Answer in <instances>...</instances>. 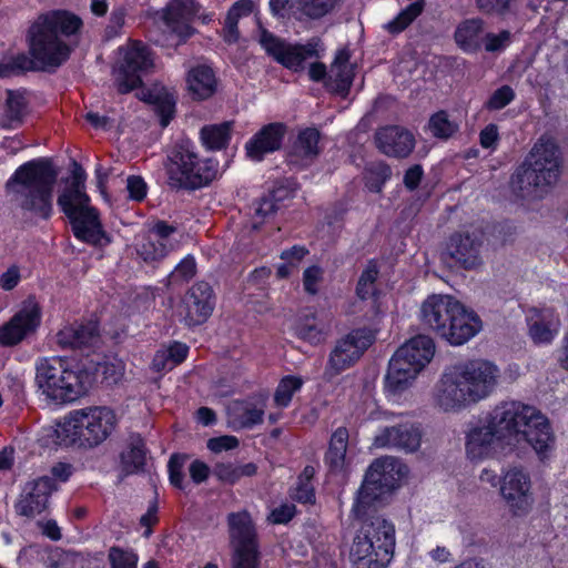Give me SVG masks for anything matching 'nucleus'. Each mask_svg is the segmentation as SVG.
<instances>
[{
	"label": "nucleus",
	"instance_id": "864d4df0",
	"mask_svg": "<svg viewBox=\"0 0 568 568\" xmlns=\"http://www.w3.org/2000/svg\"><path fill=\"white\" fill-rule=\"evenodd\" d=\"M511 40V33L503 30L499 33H487L484 38L485 50L496 52L507 48Z\"/></svg>",
	"mask_w": 568,
	"mask_h": 568
},
{
	"label": "nucleus",
	"instance_id": "423d86ee",
	"mask_svg": "<svg viewBox=\"0 0 568 568\" xmlns=\"http://www.w3.org/2000/svg\"><path fill=\"white\" fill-rule=\"evenodd\" d=\"M85 171L80 164L73 162L71 180L59 194L57 203L69 217L77 239L103 245L110 242L102 229L98 212L90 205V197L85 193Z\"/></svg>",
	"mask_w": 568,
	"mask_h": 568
},
{
	"label": "nucleus",
	"instance_id": "473e14b6",
	"mask_svg": "<svg viewBox=\"0 0 568 568\" xmlns=\"http://www.w3.org/2000/svg\"><path fill=\"white\" fill-rule=\"evenodd\" d=\"M349 58L348 50H339L328 71V84L342 94L348 91L353 82L354 68L349 63Z\"/></svg>",
	"mask_w": 568,
	"mask_h": 568
},
{
	"label": "nucleus",
	"instance_id": "9d476101",
	"mask_svg": "<svg viewBox=\"0 0 568 568\" xmlns=\"http://www.w3.org/2000/svg\"><path fill=\"white\" fill-rule=\"evenodd\" d=\"M406 473V466L395 457L387 456L372 463L352 508L354 517L364 518L369 513H376Z\"/></svg>",
	"mask_w": 568,
	"mask_h": 568
},
{
	"label": "nucleus",
	"instance_id": "4d7b16f0",
	"mask_svg": "<svg viewBox=\"0 0 568 568\" xmlns=\"http://www.w3.org/2000/svg\"><path fill=\"white\" fill-rule=\"evenodd\" d=\"M214 475L224 483L234 484L240 480L239 465L231 463L217 464L214 468Z\"/></svg>",
	"mask_w": 568,
	"mask_h": 568
},
{
	"label": "nucleus",
	"instance_id": "6ab92c4d",
	"mask_svg": "<svg viewBox=\"0 0 568 568\" xmlns=\"http://www.w3.org/2000/svg\"><path fill=\"white\" fill-rule=\"evenodd\" d=\"M215 306V295L206 282H196L184 295L179 308L181 321L187 326L205 323Z\"/></svg>",
	"mask_w": 568,
	"mask_h": 568
},
{
	"label": "nucleus",
	"instance_id": "7ed1b4c3",
	"mask_svg": "<svg viewBox=\"0 0 568 568\" xmlns=\"http://www.w3.org/2000/svg\"><path fill=\"white\" fill-rule=\"evenodd\" d=\"M493 424L499 427L507 445L526 443L540 460L552 453L556 436L548 417L536 406L520 400H505L491 410Z\"/></svg>",
	"mask_w": 568,
	"mask_h": 568
},
{
	"label": "nucleus",
	"instance_id": "cd10ccee",
	"mask_svg": "<svg viewBox=\"0 0 568 568\" xmlns=\"http://www.w3.org/2000/svg\"><path fill=\"white\" fill-rule=\"evenodd\" d=\"M409 347H399L389 361L386 387L392 393H400L412 385L422 368L407 361Z\"/></svg>",
	"mask_w": 568,
	"mask_h": 568
},
{
	"label": "nucleus",
	"instance_id": "0e129e2a",
	"mask_svg": "<svg viewBox=\"0 0 568 568\" xmlns=\"http://www.w3.org/2000/svg\"><path fill=\"white\" fill-rule=\"evenodd\" d=\"M20 278L19 267L12 265L0 276V287L4 291H11L18 285Z\"/></svg>",
	"mask_w": 568,
	"mask_h": 568
},
{
	"label": "nucleus",
	"instance_id": "e2e57ef3",
	"mask_svg": "<svg viewBox=\"0 0 568 568\" xmlns=\"http://www.w3.org/2000/svg\"><path fill=\"white\" fill-rule=\"evenodd\" d=\"M479 10L486 13L504 14L509 7V0H476Z\"/></svg>",
	"mask_w": 568,
	"mask_h": 568
},
{
	"label": "nucleus",
	"instance_id": "aec40b11",
	"mask_svg": "<svg viewBox=\"0 0 568 568\" xmlns=\"http://www.w3.org/2000/svg\"><path fill=\"white\" fill-rule=\"evenodd\" d=\"M422 437L420 426L406 422L379 429L373 444L376 448L414 453L420 447Z\"/></svg>",
	"mask_w": 568,
	"mask_h": 568
},
{
	"label": "nucleus",
	"instance_id": "603ef678",
	"mask_svg": "<svg viewBox=\"0 0 568 568\" xmlns=\"http://www.w3.org/2000/svg\"><path fill=\"white\" fill-rule=\"evenodd\" d=\"M195 261L192 256L183 258L170 274V280L175 282H185L195 275Z\"/></svg>",
	"mask_w": 568,
	"mask_h": 568
},
{
	"label": "nucleus",
	"instance_id": "a878e982",
	"mask_svg": "<svg viewBox=\"0 0 568 568\" xmlns=\"http://www.w3.org/2000/svg\"><path fill=\"white\" fill-rule=\"evenodd\" d=\"M375 141L382 153L393 158H406L415 148V138L412 132L397 125L379 129Z\"/></svg>",
	"mask_w": 568,
	"mask_h": 568
},
{
	"label": "nucleus",
	"instance_id": "39448f33",
	"mask_svg": "<svg viewBox=\"0 0 568 568\" xmlns=\"http://www.w3.org/2000/svg\"><path fill=\"white\" fill-rule=\"evenodd\" d=\"M424 325L452 345H463L481 328L479 317L449 295H432L420 307Z\"/></svg>",
	"mask_w": 568,
	"mask_h": 568
},
{
	"label": "nucleus",
	"instance_id": "ddd939ff",
	"mask_svg": "<svg viewBox=\"0 0 568 568\" xmlns=\"http://www.w3.org/2000/svg\"><path fill=\"white\" fill-rule=\"evenodd\" d=\"M119 60L113 69L114 84L121 94L139 88L142 75L153 67V58L142 42L132 41L119 49Z\"/></svg>",
	"mask_w": 568,
	"mask_h": 568
},
{
	"label": "nucleus",
	"instance_id": "ea45409f",
	"mask_svg": "<svg viewBox=\"0 0 568 568\" xmlns=\"http://www.w3.org/2000/svg\"><path fill=\"white\" fill-rule=\"evenodd\" d=\"M231 122H223L203 126L200 132L203 145L209 150L225 148L231 138Z\"/></svg>",
	"mask_w": 568,
	"mask_h": 568
},
{
	"label": "nucleus",
	"instance_id": "2eb2a0df",
	"mask_svg": "<svg viewBox=\"0 0 568 568\" xmlns=\"http://www.w3.org/2000/svg\"><path fill=\"white\" fill-rule=\"evenodd\" d=\"M374 338V333L371 329L358 328L338 339L331 352L325 375L333 378L354 365L372 345Z\"/></svg>",
	"mask_w": 568,
	"mask_h": 568
},
{
	"label": "nucleus",
	"instance_id": "f257e3e1",
	"mask_svg": "<svg viewBox=\"0 0 568 568\" xmlns=\"http://www.w3.org/2000/svg\"><path fill=\"white\" fill-rule=\"evenodd\" d=\"M82 27L79 17L68 11H51L40 16L29 30V51L3 60L0 63V77L12 73L58 68L71 53L70 45L63 40L77 34Z\"/></svg>",
	"mask_w": 568,
	"mask_h": 568
},
{
	"label": "nucleus",
	"instance_id": "f03ea898",
	"mask_svg": "<svg viewBox=\"0 0 568 568\" xmlns=\"http://www.w3.org/2000/svg\"><path fill=\"white\" fill-rule=\"evenodd\" d=\"M500 378V368L489 359L473 358L449 365L434 387V405L445 413H458L488 398Z\"/></svg>",
	"mask_w": 568,
	"mask_h": 568
},
{
	"label": "nucleus",
	"instance_id": "1a4fd4ad",
	"mask_svg": "<svg viewBox=\"0 0 568 568\" xmlns=\"http://www.w3.org/2000/svg\"><path fill=\"white\" fill-rule=\"evenodd\" d=\"M92 382L83 369H74L62 357H43L36 363V384L47 398L54 402H73L84 395Z\"/></svg>",
	"mask_w": 568,
	"mask_h": 568
},
{
	"label": "nucleus",
	"instance_id": "f8f14e48",
	"mask_svg": "<svg viewBox=\"0 0 568 568\" xmlns=\"http://www.w3.org/2000/svg\"><path fill=\"white\" fill-rule=\"evenodd\" d=\"M168 174L172 185L195 190L216 179L217 162L201 158L193 142L182 140L169 155Z\"/></svg>",
	"mask_w": 568,
	"mask_h": 568
},
{
	"label": "nucleus",
	"instance_id": "bb28decb",
	"mask_svg": "<svg viewBox=\"0 0 568 568\" xmlns=\"http://www.w3.org/2000/svg\"><path fill=\"white\" fill-rule=\"evenodd\" d=\"M285 132V125L278 122L263 126L246 142L247 156L258 162L265 154L277 151L282 145Z\"/></svg>",
	"mask_w": 568,
	"mask_h": 568
},
{
	"label": "nucleus",
	"instance_id": "393cba45",
	"mask_svg": "<svg viewBox=\"0 0 568 568\" xmlns=\"http://www.w3.org/2000/svg\"><path fill=\"white\" fill-rule=\"evenodd\" d=\"M40 323V310L34 303H28L9 323L0 328V343L14 345L33 332Z\"/></svg>",
	"mask_w": 568,
	"mask_h": 568
},
{
	"label": "nucleus",
	"instance_id": "0eeeda50",
	"mask_svg": "<svg viewBox=\"0 0 568 568\" xmlns=\"http://www.w3.org/2000/svg\"><path fill=\"white\" fill-rule=\"evenodd\" d=\"M358 519L362 524L355 532L349 549L353 567L386 568L396 545L394 524L375 513Z\"/></svg>",
	"mask_w": 568,
	"mask_h": 568
},
{
	"label": "nucleus",
	"instance_id": "2f4dec72",
	"mask_svg": "<svg viewBox=\"0 0 568 568\" xmlns=\"http://www.w3.org/2000/svg\"><path fill=\"white\" fill-rule=\"evenodd\" d=\"M349 433L346 427H338L331 436L327 452L325 453V464L333 473L346 470L349 460L347 458Z\"/></svg>",
	"mask_w": 568,
	"mask_h": 568
},
{
	"label": "nucleus",
	"instance_id": "bf43d9fd",
	"mask_svg": "<svg viewBox=\"0 0 568 568\" xmlns=\"http://www.w3.org/2000/svg\"><path fill=\"white\" fill-rule=\"evenodd\" d=\"M239 445V439L234 436H220L207 440V448L213 453L230 450Z\"/></svg>",
	"mask_w": 568,
	"mask_h": 568
},
{
	"label": "nucleus",
	"instance_id": "b1692460",
	"mask_svg": "<svg viewBox=\"0 0 568 568\" xmlns=\"http://www.w3.org/2000/svg\"><path fill=\"white\" fill-rule=\"evenodd\" d=\"M196 13L193 0H171L163 10L162 20L166 31L184 41L193 33L191 22Z\"/></svg>",
	"mask_w": 568,
	"mask_h": 568
},
{
	"label": "nucleus",
	"instance_id": "c85d7f7f",
	"mask_svg": "<svg viewBox=\"0 0 568 568\" xmlns=\"http://www.w3.org/2000/svg\"><path fill=\"white\" fill-rule=\"evenodd\" d=\"M320 139V132L314 128L301 131L287 154L288 163L298 168L311 165L321 152Z\"/></svg>",
	"mask_w": 568,
	"mask_h": 568
},
{
	"label": "nucleus",
	"instance_id": "a211bd4d",
	"mask_svg": "<svg viewBox=\"0 0 568 568\" xmlns=\"http://www.w3.org/2000/svg\"><path fill=\"white\" fill-rule=\"evenodd\" d=\"M507 444L499 427L493 424L489 413L485 419L469 429L466 436V453L473 460L490 457Z\"/></svg>",
	"mask_w": 568,
	"mask_h": 568
},
{
	"label": "nucleus",
	"instance_id": "7c9ffc66",
	"mask_svg": "<svg viewBox=\"0 0 568 568\" xmlns=\"http://www.w3.org/2000/svg\"><path fill=\"white\" fill-rule=\"evenodd\" d=\"M229 532L234 549L256 548V532L247 511L232 513L227 517Z\"/></svg>",
	"mask_w": 568,
	"mask_h": 568
},
{
	"label": "nucleus",
	"instance_id": "5701e85b",
	"mask_svg": "<svg viewBox=\"0 0 568 568\" xmlns=\"http://www.w3.org/2000/svg\"><path fill=\"white\" fill-rule=\"evenodd\" d=\"M54 489V481L49 476L29 483L16 505L17 513L28 518L40 515L48 507L49 496Z\"/></svg>",
	"mask_w": 568,
	"mask_h": 568
},
{
	"label": "nucleus",
	"instance_id": "69168bd1",
	"mask_svg": "<svg viewBox=\"0 0 568 568\" xmlns=\"http://www.w3.org/2000/svg\"><path fill=\"white\" fill-rule=\"evenodd\" d=\"M253 10L254 2L252 0H239L231 7L227 14L236 20H240L243 17L250 16Z\"/></svg>",
	"mask_w": 568,
	"mask_h": 568
},
{
	"label": "nucleus",
	"instance_id": "20e7f679",
	"mask_svg": "<svg viewBox=\"0 0 568 568\" xmlns=\"http://www.w3.org/2000/svg\"><path fill=\"white\" fill-rule=\"evenodd\" d=\"M57 176L49 160H32L14 171L6 187L24 216L48 220L53 213Z\"/></svg>",
	"mask_w": 568,
	"mask_h": 568
},
{
	"label": "nucleus",
	"instance_id": "58836bf2",
	"mask_svg": "<svg viewBox=\"0 0 568 568\" xmlns=\"http://www.w3.org/2000/svg\"><path fill=\"white\" fill-rule=\"evenodd\" d=\"M343 0H297L296 8L300 14L308 20H321L333 13Z\"/></svg>",
	"mask_w": 568,
	"mask_h": 568
},
{
	"label": "nucleus",
	"instance_id": "72a5a7b5",
	"mask_svg": "<svg viewBox=\"0 0 568 568\" xmlns=\"http://www.w3.org/2000/svg\"><path fill=\"white\" fill-rule=\"evenodd\" d=\"M187 88L195 99L210 98L216 90V78L209 65L199 64L187 73Z\"/></svg>",
	"mask_w": 568,
	"mask_h": 568
},
{
	"label": "nucleus",
	"instance_id": "f3484780",
	"mask_svg": "<svg viewBox=\"0 0 568 568\" xmlns=\"http://www.w3.org/2000/svg\"><path fill=\"white\" fill-rule=\"evenodd\" d=\"M179 236L175 225L161 220L150 222L145 236L136 244V253L145 262L160 261L179 247Z\"/></svg>",
	"mask_w": 568,
	"mask_h": 568
},
{
	"label": "nucleus",
	"instance_id": "37998d69",
	"mask_svg": "<svg viewBox=\"0 0 568 568\" xmlns=\"http://www.w3.org/2000/svg\"><path fill=\"white\" fill-rule=\"evenodd\" d=\"M427 128L433 136L447 140L457 132L458 124L445 111H438L430 116Z\"/></svg>",
	"mask_w": 568,
	"mask_h": 568
},
{
	"label": "nucleus",
	"instance_id": "4be33fe9",
	"mask_svg": "<svg viewBox=\"0 0 568 568\" xmlns=\"http://www.w3.org/2000/svg\"><path fill=\"white\" fill-rule=\"evenodd\" d=\"M528 335L537 345H549L560 329V317L551 307H532L527 313Z\"/></svg>",
	"mask_w": 568,
	"mask_h": 568
},
{
	"label": "nucleus",
	"instance_id": "5fc2aeb1",
	"mask_svg": "<svg viewBox=\"0 0 568 568\" xmlns=\"http://www.w3.org/2000/svg\"><path fill=\"white\" fill-rule=\"evenodd\" d=\"M233 568H257L256 548L235 549Z\"/></svg>",
	"mask_w": 568,
	"mask_h": 568
},
{
	"label": "nucleus",
	"instance_id": "a18cd8bd",
	"mask_svg": "<svg viewBox=\"0 0 568 568\" xmlns=\"http://www.w3.org/2000/svg\"><path fill=\"white\" fill-rule=\"evenodd\" d=\"M303 381L296 376H286L281 379L274 394V402L280 407H286L292 400L293 395L300 390Z\"/></svg>",
	"mask_w": 568,
	"mask_h": 568
},
{
	"label": "nucleus",
	"instance_id": "338daca9",
	"mask_svg": "<svg viewBox=\"0 0 568 568\" xmlns=\"http://www.w3.org/2000/svg\"><path fill=\"white\" fill-rule=\"evenodd\" d=\"M190 476L196 484H201L209 477L210 468L206 464L200 460H194L189 467Z\"/></svg>",
	"mask_w": 568,
	"mask_h": 568
},
{
	"label": "nucleus",
	"instance_id": "c9c22d12",
	"mask_svg": "<svg viewBox=\"0 0 568 568\" xmlns=\"http://www.w3.org/2000/svg\"><path fill=\"white\" fill-rule=\"evenodd\" d=\"M484 38V23L480 19L466 20L455 31L456 43L466 52L478 51Z\"/></svg>",
	"mask_w": 568,
	"mask_h": 568
},
{
	"label": "nucleus",
	"instance_id": "052dcab7",
	"mask_svg": "<svg viewBox=\"0 0 568 568\" xmlns=\"http://www.w3.org/2000/svg\"><path fill=\"white\" fill-rule=\"evenodd\" d=\"M295 511V505L283 504L272 510L270 519L273 524H286L294 517Z\"/></svg>",
	"mask_w": 568,
	"mask_h": 568
},
{
	"label": "nucleus",
	"instance_id": "680f3d73",
	"mask_svg": "<svg viewBox=\"0 0 568 568\" xmlns=\"http://www.w3.org/2000/svg\"><path fill=\"white\" fill-rule=\"evenodd\" d=\"M293 497L300 503H314L315 494L312 483L297 479Z\"/></svg>",
	"mask_w": 568,
	"mask_h": 568
},
{
	"label": "nucleus",
	"instance_id": "6e6552de",
	"mask_svg": "<svg viewBox=\"0 0 568 568\" xmlns=\"http://www.w3.org/2000/svg\"><path fill=\"white\" fill-rule=\"evenodd\" d=\"M559 150L550 141L539 140L510 180L511 190L523 199L542 196L560 176Z\"/></svg>",
	"mask_w": 568,
	"mask_h": 568
},
{
	"label": "nucleus",
	"instance_id": "de8ad7c7",
	"mask_svg": "<svg viewBox=\"0 0 568 568\" xmlns=\"http://www.w3.org/2000/svg\"><path fill=\"white\" fill-rule=\"evenodd\" d=\"M390 168L383 163H372L366 169L365 179L367 187L373 192H379L384 183L390 178Z\"/></svg>",
	"mask_w": 568,
	"mask_h": 568
},
{
	"label": "nucleus",
	"instance_id": "09e8293b",
	"mask_svg": "<svg viewBox=\"0 0 568 568\" xmlns=\"http://www.w3.org/2000/svg\"><path fill=\"white\" fill-rule=\"evenodd\" d=\"M516 93L509 85H503L495 90L485 103V108L490 111L501 110L515 100Z\"/></svg>",
	"mask_w": 568,
	"mask_h": 568
},
{
	"label": "nucleus",
	"instance_id": "a19ab883",
	"mask_svg": "<svg viewBox=\"0 0 568 568\" xmlns=\"http://www.w3.org/2000/svg\"><path fill=\"white\" fill-rule=\"evenodd\" d=\"M26 112V100L19 92L8 91L3 114L0 115V126L12 128L21 122Z\"/></svg>",
	"mask_w": 568,
	"mask_h": 568
},
{
	"label": "nucleus",
	"instance_id": "e433bc0d",
	"mask_svg": "<svg viewBox=\"0 0 568 568\" xmlns=\"http://www.w3.org/2000/svg\"><path fill=\"white\" fill-rule=\"evenodd\" d=\"M402 347L410 348L406 354L407 361L422 369L430 362L435 353L434 342L426 335H417L407 341Z\"/></svg>",
	"mask_w": 568,
	"mask_h": 568
},
{
	"label": "nucleus",
	"instance_id": "6e6d98bb",
	"mask_svg": "<svg viewBox=\"0 0 568 568\" xmlns=\"http://www.w3.org/2000/svg\"><path fill=\"white\" fill-rule=\"evenodd\" d=\"M185 458L181 457L179 455L171 456L169 460V474H170V481L171 484L179 488L184 489L183 485V466H184Z\"/></svg>",
	"mask_w": 568,
	"mask_h": 568
},
{
	"label": "nucleus",
	"instance_id": "c03bdc74",
	"mask_svg": "<svg viewBox=\"0 0 568 568\" xmlns=\"http://www.w3.org/2000/svg\"><path fill=\"white\" fill-rule=\"evenodd\" d=\"M425 1L417 0L410 3L403 10L395 19L389 21L386 26L390 33H398L410 24L424 10Z\"/></svg>",
	"mask_w": 568,
	"mask_h": 568
},
{
	"label": "nucleus",
	"instance_id": "49530a36",
	"mask_svg": "<svg viewBox=\"0 0 568 568\" xmlns=\"http://www.w3.org/2000/svg\"><path fill=\"white\" fill-rule=\"evenodd\" d=\"M378 276V268L375 263L369 262L365 270L362 272L357 286H356V295L361 300H367L374 296L376 287L375 282Z\"/></svg>",
	"mask_w": 568,
	"mask_h": 568
},
{
	"label": "nucleus",
	"instance_id": "774afa93",
	"mask_svg": "<svg viewBox=\"0 0 568 568\" xmlns=\"http://www.w3.org/2000/svg\"><path fill=\"white\" fill-rule=\"evenodd\" d=\"M164 351L169 355L171 366H176L178 364L182 363L185 359L189 348L185 344L174 343L168 349Z\"/></svg>",
	"mask_w": 568,
	"mask_h": 568
},
{
	"label": "nucleus",
	"instance_id": "dca6fc26",
	"mask_svg": "<svg viewBox=\"0 0 568 568\" xmlns=\"http://www.w3.org/2000/svg\"><path fill=\"white\" fill-rule=\"evenodd\" d=\"M258 42L275 61L294 71L301 69L304 61L317 57L320 44L316 39L306 44H291L265 29L260 30Z\"/></svg>",
	"mask_w": 568,
	"mask_h": 568
},
{
	"label": "nucleus",
	"instance_id": "3c124183",
	"mask_svg": "<svg viewBox=\"0 0 568 568\" xmlns=\"http://www.w3.org/2000/svg\"><path fill=\"white\" fill-rule=\"evenodd\" d=\"M111 568H136L138 556L132 551H125L112 547L109 551Z\"/></svg>",
	"mask_w": 568,
	"mask_h": 568
},
{
	"label": "nucleus",
	"instance_id": "f704fd0d",
	"mask_svg": "<svg viewBox=\"0 0 568 568\" xmlns=\"http://www.w3.org/2000/svg\"><path fill=\"white\" fill-rule=\"evenodd\" d=\"M264 410L251 403L233 402L227 407V422L233 429L252 428L263 422Z\"/></svg>",
	"mask_w": 568,
	"mask_h": 568
},
{
	"label": "nucleus",
	"instance_id": "9b49d317",
	"mask_svg": "<svg viewBox=\"0 0 568 568\" xmlns=\"http://www.w3.org/2000/svg\"><path fill=\"white\" fill-rule=\"evenodd\" d=\"M115 413L105 406H93L71 412L58 426V437L83 447H97L115 429Z\"/></svg>",
	"mask_w": 568,
	"mask_h": 568
},
{
	"label": "nucleus",
	"instance_id": "4468645a",
	"mask_svg": "<svg viewBox=\"0 0 568 568\" xmlns=\"http://www.w3.org/2000/svg\"><path fill=\"white\" fill-rule=\"evenodd\" d=\"M499 495L515 517L528 515L535 504L530 473L523 466H509L499 478Z\"/></svg>",
	"mask_w": 568,
	"mask_h": 568
},
{
	"label": "nucleus",
	"instance_id": "8fccbe9b",
	"mask_svg": "<svg viewBox=\"0 0 568 568\" xmlns=\"http://www.w3.org/2000/svg\"><path fill=\"white\" fill-rule=\"evenodd\" d=\"M324 278V271L318 265H312L305 268L303 273L304 291L311 295H315L320 291V285Z\"/></svg>",
	"mask_w": 568,
	"mask_h": 568
},
{
	"label": "nucleus",
	"instance_id": "79ce46f5",
	"mask_svg": "<svg viewBox=\"0 0 568 568\" xmlns=\"http://www.w3.org/2000/svg\"><path fill=\"white\" fill-rule=\"evenodd\" d=\"M296 333L301 338L316 344L323 338L324 325L317 321L314 313H310L300 317Z\"/></svg>",
	"mask_w": 568,
	"mask_h": 568
},
{
	"label": "nucleus",
	"instance_id": "4c0bfd02",
	"mask_svg": "<svg viewBox=\"0 0 568 568\" xmlns=\"http://www.w3.org/2000/svg\"><path fill=\"white\" fill-rule=\"evenodd\" d=\"M145 455L143 439L139 436H132L129 448L121 455L123 471L129 475L142 470L145 464Z\"/></svg>",
	"mask_w": 568,
	"mask_h": 568
},
{
	"label": "nucleus",
	"instance_id": "13d9d810",
	"mask_svg": "<svg viewBox=\"0 0 568 568\" xmlns=\"http://www.w3.org/2000/svg\"><path fill=\"white\" fill-rule=\"evenodd\" d=\"M126 189L132 200L142 201L146 195V183L141 176H129L126 180Z\"/></svg>",
	"mask_w": 568,
	"mask_h": 568
},
{
	"label": "nucleus",
	"instance_id": "c756f323",
	"mask_svg": "<svg viewBox=\"0 0 568 568\" xmlns=\"http://www.w3.org/2000/svg\"><path fill=\"white\" fill-rule=\"evenodd\" d=\"M98 342V327L93 322L74 323L64 326L57 334V343L62 348L83 351L95 346Z\"/></svg>",
	"mask_w": 568,
	"mask_h": 568
},
{
	"label": "nucleus",
	"instance_id": "412c9836",
	"mask_svg": "<svg viewBox=\"0 0 568 568\" xmlns=\"http://www.w3.org/2000/svg\"><path fill=\"white\" fill-rule=\"evenodd\" d=\"M478 232L454 234L446 247V255L464 268H475L481 264L483 239Z\"/></svg>",
	"mask_w": 568,
	"mask_h": 568
}]
</instances>
